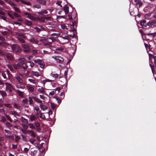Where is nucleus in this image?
<instances>
[{
	"instance_id": "4468645a",
	"label": "nucleus",
	"mask_w": 156,
	"mask_h": 156,
	"mask_svg": "<svg viewBox=\"0 0 156 156\" xmlns=\"http://www.w3.org/2000/svg\"><path fill=\"white\" fill-rule=\"evenodd\" d=\"M24 14L25 15H27V17L30 19L32 20H33V19L34 18V16L31 15L30 14L27 13V12H25Z\"/></svg>"
},
{
	"instance_id": "7ed1b4c3",
	"label": "nucleus",
	"mask_w": 156,
	"mask_h": 156,
	"mask_svg": "<svg viewBox=\"0 0 156 156\" xmlns=\"http://www.w3.org/2000/svg\"><path fill=\"white\" fill-rule=\"evenodd\" d=\"M6 90L7 91H9L10 92L12 91V89H13V87L12 84L10 83H5Z\"/></svg>"
},
{
	"instance_id": "bf43d9fd",
	"label": "nucleus",
	"mask_w": 156,
	"mask_h": 156,
	"mask_svg": "<svg viewBox=\"0 0 156 156\" xmlns=\"http://www.w3.org/2000/svg\"><path fill=\"white\" fill-rule=\"evenodd\" d=\"M30 148V147H29L28 148H24V150H23V152H28V151H29V148Z\"/></svg>"
},
{
	"instance_id": "0e129e2a",
	"label": "nucleus",
	"mask_w": 156,
	"mask_h": 156,
	"mask_svg": "<svg viewBox=\"0 0 156 156\" xmlns=\"http://www.w3.org/2000/svg\"><path fill=\"white\" fill-rule=\"evenodd\" d=\"M6 117L10 122H12L11 118L9 117V116L8 115H6Z\"/></svg>"
},
{
	"instance_id": "603ef678",
	"label": "nucleus",
	"mask_w": 156,
	"mask_h": 156,
	"mask_svg": "<svg viewBox=\"0 0 156 156\" xmlns=\"http://www.w3.org/2000/svg\"><path fill=\"white\" fill-rule=\"evenodd\" d=\"M146 23V22L145 20H142L140 22V25L141 26H143Z\"/></svg>"
},
{
	"instance_id": "a19ab883",
	"label": "nucleus",
	"mask_w": 156,
	"mask_h": 156,
	"mask_svg": "<svg viewBox=\"0 0 156 156\" xmlns=\"http://www.w3.org/2000/svg\"><path fill=\"white\" fill-rule=\"evenodd\" d=\"M27 62H28V63H30V66L31 67V68H32L33 67L34 65V62H30V61H28Z\"/></svg>"
},
{
	"instance_id": "f03ea898",
	"label": "nucleus",
	"mask_w": 156,
	"mask_h": 156,
	"mask_svg": "<svg viewBox=\"0 0 156 156\" xmlns=\"http://www.w3.org/2000/svg\"><path fill=\"white\" fill-rule=\"evenodd\" d=\"M11 47L12 50L15 52H19L20 50L19 47L16 45H12Z\"/></svg>"
},
{
	"instance_id": "338daca9",
	"label": "nucleus",
	"mask_w": 156,
	"mask_h": 156,
	"mask_svg": "<svg viewBox=\"0 0 156 156\" xmlns=\"http://www.w3.org/2000/svg\"><path fill=\"white\" fill-rule=\"evenodd\" d=\"M2 33L3 35H7L8 32L6 31H3L2 32Z\"/></svg>"
},
{
	"instance_id": "8fccbe9b",
	"label": "nucleus",
	"mask_w": 156,
	"mask_h": 156,
	"mask_svg": "<svg viewBox=\"0 0 156 156\" xmlns=\"http://www.w3.org/2000/svg\"><path fill=\"white\" fill-rule=\"evenodd\" d=\"M8 68L10 69V70L12 71H13V69L12 66L10 65H8L7 66Z\"/></svg>"
},
{
	"instance_id": "1a4fd4ad",
	"label": "nucleus",
	"mask_w": 156,
	"mask_h": 156,
	"mask_svg": "<svg viewBox=\"0 0 156 156\" xmlns=\"http://www.w3.org/2000/svg\"><path fill=\"white\" fill-rule=\"evenodd\" d=\"M27 87L28 90L30 92H33L34 90V88L33 87L30 85H28L27 86Z\"/></svg>"
},
{
	"instance_id": "f704fd0d",
	"label": "nucleus",
	"mask_w": 156,
	"mask_h": 156,
	"mask_svg": "<svg viewBox=\"0 0 156 156\" xmlns=\"http://www.w3.org/2000/svg\"><path fill=\"white\" fill-rule=\"evenodd\" d=\"M24 69H26L27 68V66L26 63L23 65L21 66Z\"/></svg>"
},
{
	"instance_id": "f3484780",
	"label": "nucleus",
	"mask_w": 156,
	"mask_h": 156,
	"mask_svg": "<svg viewBox=\"0 0 156 156\" xmlns=\"http://www.w3.org/2000/svg\"><path fill=\"white\" fill-rule=\"evenodd\" d=\"M61 27L62 29L66 30H68L69 27L68 24L66 25L64 24H62L61 25Z\"/></svg>"
},
{
	"instance_id": "c85d7f7f",
	"label": "nucleus",
	"mask_w": 156,
	"mask_h": 156,
	"mask_svg": "<svg viewBox=\"0 0 156 156\" xmlns=\"http://www.w3.org/2000/svg\"><path fill=\"white\" fill-rule=\"evenodd\" d=\"M34 62L35 63H37V64H40L41 63V62H42V61L39 59H37L34 60Z\"/></svg>"
},
{
	"instance_id": "09e8293b",
	"label": "nucleus",
	"mask_w": 156,
	"mask_h": 156,
	"mask_svg": "<svg viewBox=\"0 0 156 156\" xmlns=\"http://www.w3.org/2000/svg\"><path fill=\"white\" fill-rule=\"evenodd\" d=\"M14 10L17 12H18L20 13V12L19 9L18 8L16 7H14Z\"/></svg>"
},
{
	"instance_id": "864d4df0",
	"label": "nucleus",
	"mask_w": 156,
	"mask_h": 156,
	"mask_svg": "<svg viewBox=\"0 0 156 156\" xmlns=\"http://www.w3.org/2000/svg\"><path fill=\"white\" fill-rule=\"evenodd\" d=\"M29 126L30 128L32 129H33L35 128L34 126V125L33 124H32L31 123L29 124Z\"/></svg>"
},
{
	"instance_id": "bb28decb",
	"label": "nucleus",
	"mask_w": 156,
	"mask_h": 156,
	"mask_svg": "<svg viewBox=\"0 0 156 156\" xmlns=\"http://www.w3.org/2000/svg\"><path fill=\"white\" fill-rule=\"evenodd\" d=\"M51 75L55 78H56L58 76V74L54 73L53 72L51 73Z\"/></svg>"
},
{
	"instance_id": "37998d69",
	"label": "nucleus",
	"mask_w": 156,
	"mask_h": 156,
	"mask_svg": "<svg viewBox=\"0 0 156 156\" xmlns=\"http://www.w3.org/2000/svg\"><path fill=\"white\" fill-rule=\"evenodd\" d=\"M29 103L30 104H32L33 103V98H32L31 97H29Z\"/></svg>"
},
{
	"instance_id": "7c9ffc66",
	"label": "nucleus",
	"mask_w": 156,
	"mask_h": 156,
	"mask_svg": "<svg viewBox=\"0 0 156 156\" xmlns=\"http://www.w3.org/2000/svg\"><path fill=\"white\" fill-rule=\"evenodd\" d=\"M20 1H21L23 4H25L27 5H30V2H26L22 0H20Z\"/></svg>"
},
{
	"instance_id": "f257e3e1",
	"label": "nucleus",
	"mask_w": 156,
	"mask_h": 156,
	"mask_svg": "<svg viewBox=\"0 0 156 156\" xmlns=\"http://www.w3.org/2000/svg\"><path fill=\"white\" fill-rule=\"evenodd\" d=\"M23 77V76L20 74H19L16 75L15 76L16 79L17 80L18 82L20 83H23V80L22 78Z\"/></svg>"
},
{
	"instance_id": "5fc2aeb1",
	"label": "nucleus",
	"mask_w": 156,
	"mask_h": 156,
	"mask_svg": "<svg viewBox=\"0 0 156 156\" xmlns=\"http://www.w3.org/2000/svg\"><path fill=\"white\" fill-rule=\"evenodd\" d=\"M13 15L16 17H20V16L17 13L14 12L13 14Z\"/></svg>"
},
{
	"instance_id": "774afa93",
	"label": "nucleus",
	"mask_w": 156,
	"mask_h": 156,
	"mask_svg": "<svg viewBox=\"0 0 156 156\" xmlns=\"http://www.w3.org/2000/svg\"><path fill=\"white\" fill-rule=\"evenodd\" d=\"M55 94V91H52L49 93V95L51 96H53Z\"/></svg>"
},
{
	"instance_id": "3c124183",
	"label": "nucleus",
	"mask_w": 156,
	"mask_h": 156,
	"mask_svg": "<svg viewBox=\"0 0 156 156\" xmlns=\"http://www.w3.org/2000/svg\"><path fill=\"white\" fill-rule=\"evenodd\" d=\"M8 14L9 16L11 18L13 19L14 18V17L13 16L10 12H9L8 13Z\"/></svg>"
},
{
	"instance_id": "412c9836",
	"label": "nucleus",
	"mask_w": 156,
	"mask_h": 156,
	"mask_svg": "<svg viewBox=\"0 0 156 156\" xmlns=\"http://www.w3.org/2000/svg\"><path fill=\"white\" fill-rule=\"evenodd\" d=\"M64 10L66 14H67L69 12V7L67 6H65L64 8Z\"/></svg>"
},
{
	"instance_id": "2f4dec72",
	"label": "nucleus",
	"mask_w": 156,
	"mask_h": 156,
	"mask_svg": "<svg viewBox=\"0 0 156 156\" xmlns=\"http://www.w3.org/2000/svg\"><path fill=\"white\" fill-rule=\"evenodd\" d=\"M36 119V117L34 115H31L30 116V119L32 121H33L35 120Z\"/></svg>"
},
{
	"instance_id": "dca6fc26",
	"label": "nucleus",
	"mask_w": 156,
	"mask_h": 156,
	"mask_svg": "<svg viewBox=\"0 0 156 156\" xmlns=\"http://www.w3.org/2000/svg\"><path fill=\"white\" fill-rule=\"evenodd\" d=\"M6 57L7 59L10 60H12L13 59V57L12 55L10 54H6Z\"/></svg>"
},
{
	"instance_id": "cd10ccee",
	"label": "nucleus",
	"mask_w": 156,
	"mask_h": 156,
	"mask_svg": "<svg viewBox=\"0 0 156 156\" xmlns=\"http://www.w3.org/2000/svg\"><path fill=\"white\" fill-rule=\"evenodd\" d=\"M0 93L2 97H4L7 95L6 92L4 91L0 90Z\"/></svg>"
},
{
	"instance_id": "a211bd4d",
	"label": "nucleus",
	"mask_w": 156,
	"mask_h": 156,
	"mask_svg": "<svg viewBox=\"0 0 156 156\" xmlns=\"http://www.w3.org/2000/svg\"><path fill=\"white\" fill-rule=\"evenodd\" d=\"M48 12L46 11H41L38 12V14L39 15V16L42 17V15L44 14H47Z\"/></svg>"
},
{
	"instance_id": "4be33fe9",
	"label": "nucleus",
	"mask_w": 156,
	"mask_h": 156,
	"mask_svg": "<svg viewBox=\"0 0 156 156\" xmlns=\"http://www.w3.org/2000/svg\"><path fill=\"white\" fill-rule=\"evenodd\" d=\"M40 107L41 108V109L42 110H44L45 109H47V108L46 106L45 105H44L42 104H40L39 105Z\"/></svg>"
},
{
	"instance_id": "5701e85b",
	"label": "nucleus",
	"mask_w": 156,
	"mask_h": 156,
	"mask_svg": "<svg viewBox=\"0 0 156 156\" xmlns=\"http://www.w3.org/2000/svg\"><path fill=\"white\" fill-rule=\"evenodd\" d=\"M33 99L38 103H42V101L36 97H33Z\"/></svg>"
},
{
	"instance_id": "58836bf2",
	"label": "nucleus",
	"mask_w": 156,
	"mask_h": 156,
	"mask_svg": "<svg viewBox=\"0 0 156 156\" xmlns=\"http://www.w3.org/2000/svg\"><path fill=\"white\" fill-rule=\"evenodd\" d=\"M148 36H152L153 37L156 36V32L153 33H149L147 34Z\"/></svg>"
},
{
	"instance_id": "72a5a7b5",
	"label": "nucleus",
	"mask_w": 156,
	"mask_h": 156,
	"mask_svg": "<svg viewBox=\"0 0 156 156\" xmlns=\"http://www.w3.org/2000/svg\"><path fill=\"white\" fill-rule=\"evenodd\" d=\"M151 14H147L145 16V17L146 19H151L150 17Z\"/></svg>"
},
{
	"instance_id": "6e6552de",
	"label": "nucleus",
	"mask_w": 156,
	"mask_h": 156,
	"mask_svg": "<svg viewBox=\"0 0 156 156\" xmlns=\"http://www.w3.org/2000/svg\"><path fill=\"white\" fill-rule=\"evenodd\" d=\"M44 18V17H42L41 18H40L38 17H34L33 20L39 21H40L43 22L45 20Z\"/></svg>"
},
{
	"instance_id": "de8ad7c7",
	"label": "nucleus",
	"mask_w": 156,
	"mask_h": 156,
	"mask_svg": "<svg viewBox=\"0 0 156 156\" xmlns=\"http://www.w3.org/2000/svg\"><path fill=\"white\" fill-rule=\"evenodd\" d=\"M6 125L7 126V127H8L10 128L12 126V125L9 122H6Z\"/></svg>"
},
{
	"instance_id": "6e6d98bb",
	"label": "nucleus",
	"mask_w": 156,
	"mask_h": 156,
	"mask_svg": "<svg viewBox=\"0 0 156 156\" xmlns=\"http://www.w3.org/2000/svg\"><path fill=\"white\" fill-rule=\"evenodd\" d=\"M2 76L4 77V78L5 79H6V76L4 72H2Z\"/></svg>"
},
{
	"instance_id": "2eb2a0df",
	"label": "nucleus",
	"mask_w": 156,
	"mask_h": 156,
	"mask_svg": "<svg viewBox=\"0 0 156 156\" xmlns=\"http://www.w3.org/2000/svg\"><path fill=\"white\" fill-rule=\"evenodd\" d=\"M27 132L29 133V134L31 136L34 137H35L36 136V134L33 131L29 130L27 131Z\"/></svg>"
},
{
	"instance_id": "13d9d810",
	"label": "nucleus",
	"mask_w": 156,
	"mask_h": 156,
	"mask_svg": "<svg viewBox=\"0 0 156 156\" xmlns=\"http://www.w3.org/2000/svg\"><path fill=\"white\" fill-rule=\"evenodd\" d=\"M52 81L51 80H50L48 79H46L45 80H44V82H45V83L46 82H51Z\"/></svg>"
},
{
	"instance_id": "6ab92c4d",
	"label": "nucleus",
	"mask_w": 156,
	"mask_h": 156,
	"mask_svg": "<svg viewBox=\"0 0 156 156\" xmlns=\"http://www.w3.org/2000/svg\"><path fill=\"white\" fill-rule=\"evenodd\" d=\"M10 113L11 114L14 115V116H20V114L15 111H11Z\"/></svg>"
},
{
	"instance_id": "473e14b6",
	"label": "nucleus",
	"mask_w": 156,
	"mask_h": 156,
	"mask_svg": "<svg viewBox=\"0 0 156 156\" xmlns=\"http://www.w3.org/2000/svg\"><path fill=\"white\" fill-rule=\"evenodd\" d=\"M40 117L42 119H45V115L42 113H40Z\"/></svg>"
},
{
	"instance_id": "aec40b11",
	"label": "nucleus",
	"mask_w": 156,
	"mask_h": 156,
	"mask_svg": "<svg viewBox=\"0 0 156 156\" xmlns=\"http://www.w3.org/2000/svg\"><path fill=\"white\" fill-rule=\"evenodd\" d=\"M13 66L15 69H19L21 67V65L20 63H19L17 64H14L13 65Z\"/></svg>"
},
{
	"instance_id": "20e7f679",
	"label": "nucleus",
	"mask_w": 156,
	"mask_h": 156,
	"mask_svg": "<svg viewBox=\"0 0 156 156\" xmlns=\"http://www.w3.org/2000/svg\"><path fill=\"white\" fill-rule=\"evenodd\" d=\"M22 47L23 48L25 49L24 50V51L26 53H29L30 51V48L29 46L27 44H22Z\"/></svg>"
},
{
	"instance_id": "ea45409f",
	"label": "nucleus",
	"mask_w": 156,
	"mask_h": 156,
	"mask_svg": "<svg viewBox=\"0 0 156 156\" xmlns=\"http://www.w3.org/2000/svg\"><path fill=\"white\" fill-rule=\"evenodd\" d=\"M28 80L30 82L32 83H34V84H36V81H35V80H33V79H28Z\"/></svg>"
},
{
	"instance_id": "c9c22d12",
	"label": "nucleus",
	"mask_w": 156,
	"mask_h": 156,
	"mask_svg": "<svg viewBox=\"0 0 156 156\" xmlns=\"http://www.w3.org/2000/svg\"><path fill=\"white\" fill-rule=\"evenodd\" d=\"M13 106L15 108H16L17 109H19L20 108V107L19 105L15 103L14 104Z\"/></svg>"
},
{
	"instance_id": "c03bdc74",
	"label": "nucleus",
	"mask_w": 156,
	"mask_h": 156,
	"mask_svg": "<svg viewBox=\"0 0 156 156\" xmlns=\"http://www.w3.org/2000/svg\"><path fill=\"white\" fill-rule=\"evenodd\" d=\"M18 40L21 43H23L25 42V41L23 39V38L18 37Z\"/></svg>"
},
{
	"instance_id": "e433bc0d",
	"label": "nucleus",
	"mask_w": 156,
	"mask_h": 156,
	"mask_svg": "<svg viewBox=\"0 0 156 156\" xmlns=\"http://www.w3.org/2000/svg\"><path fill=\"white\" fill-rule=\"evenodd\" d=\"M16 87L18 88H21L22 89H24L25 88V86H22L20 85H16Z\"/></svg>"
},
{
	"instance_id": "69168bd1",
	"label": "nucleus",
	"mask_w": 156,
	"mask_h": 156,
	"mask_svg": "<svg viewBox=\"0 0 156 156\" xmlns=\"http://www.w3.org/2000/svg\"><path fill=\"white\" fill-rule=\"evenodd\" d=\"M0 45L5 46H6L7 44L5 42H2L0 43Z\"/></svg>"
},
{
	"instance_id": "4c0bfd02",
	"label": "nucleus",
	"mask_w": 156,
	"mask_h": 156,
	"mask_svg": "<svg viewBox=\"0 0 156 156\" xmlns=\"http://www.w3.org/2000/svg\"><path fill=\"white\" fill-rule=\"evenodd\" d=\"M40 67L43 68H44L45 66V64L42 61L40 64Z\"/></svg>"
},
{
	"instance_id": "ddd939ff",
	"label": "nucleus",
	"mask_w": 156,
	"mask_h": 156,
	"mask_svg": "<svg viewBox=\"0 0 156 156\" xmlns=\"http://www.w3.org/2000/svg\"><path fill=\"white\" fill-rule=\"evenodd\" d=\"M43 44L44 45L47 46L48 47L52 46L51 42V41H45L44 42Z\"/></svg>"
},
{
	"instance_id": "0eeeda50",
	"label": "nucleus",
	"mask_w": 156,
	"mask_h": 156,
	"mask_svg": "<svg viewBox=\"0 0 156 156\" xmlns=\"http://www.w3.org/2000/svg\"><path fill=\"white\" fill-rule=\"evenodd\" d=\"M134 1L136 5L137 6H138L139 7L141 6L143 4V2L141 0H134Z\"/></svg>"
},
{
	"instance_id": "a878e982",
	"label": "nucleus",
	"mask_w": 156,
	"mask_h": 156,
	"mask_svg": "<svg viewBox=\"0 0 156 156\" xmlns=\"http://www.w3.org/2000/svg\"><path fill=\"white\" fill-rule=\"evenodd\" d=\"M38 92L43 94L45 92L44 89L43 87L38 88Z\"/></svg>"
},
{
	"instance_id": "c756f323",
	"label": "nucleus",
	"mask_w": 156,
	"mask_h": 156,
	"mask_svg": "<svg viewBox=\"0 0 156 156\" xmlns=\"http://www.w3.org/2000/svg\"><path fill=\"white\" fill-rule=\"evenodd\" d=\"M37 151H31V156H36L37 153Z\"/></svg>"
},
{
	"instance_id": "9d476101",
	"label": "nucleus",
	"mask_w": 156,
	"mask_h": 156,
	"mask_svg": "<svg viewBox=\"0 0 156 156\" xmlns=\"http://www.w3.org/2000/svg\"><path fill=\"white\" fill-rule=\"evenodd\" d=\"M32 73L33 75L36 77H38L41 75V73H39L38 72L32 71Z\"/></svg>"
},
{
	"instance_id": "b1692460",
	"label": "nucleus",
	"mask_w": 156,
	"mask_h": 156,
	"mask_svg": "<svg viewBox=\"0 0 156 156\" xmlns=\"http://www.w3.org/2000/svg\"><path fill=\"white\" fill-rule=\"evenodd\" d=\"M34 109L36 111V112L37 114V115H38V114L40 112H41L39 108L37 107H36Z\"/></svg>"
},
{
	"instance_id": "39448f33",
	"label": "nucleus",
	"mask_w": 156,
	"mask_h": 156,
	"mask_svg": "<svg viewBox=\"0 0 156 156\" xmlns=\"http://www.w3.org/2000/svg\"><path fill=\"white\" fill-rule=\"evenodd\" d=\"M52 58L55 59L57 62L59 63H62L64 60L63 58L60 56H53Z\"/></svg>"
},
{
	"instance_id": "423d86ee",
	"label": "nucleus",
	"mask_w": 156,
	"mask_h": 156,
	"mask_svg": "<svg viewBox=\"0 0 156 156\" xmlns=\"http://www.w3.org/2000/svg\"><path fill=\"white\" fill-rule=\"evenodd\" d=\"M156 24V21L155 20H152L149 21L147 23V25L151 27H154Z\"/></svg>"
},
{
	"instance_id": "4d7b16f0",
	"label": "nucleus",
	"mask_w": 156,
	"mask_h": 156,
	"mask_svg": "<svg viewBox=\"0 0 156 156\" xmlns=\"http://www.w3.org/2000/svg\"><path fill=\"white\" fill-rule=\"evenodd\" d=\"M18 93L19 96H22L23 95V92L20 91H17Z\"/></svg>"
},
{
	"instance_id": "052dcab7",
	"label": "nucleus",
	"mask_w": 156,
	"mask_h": 156,
	"mask_svg": "<svg viewBox=\"0 0 156 156\" xmlns=\"http://www.w3.org/2000/svg\"><path fill=\"white\" fill-rule=\"evenodd\" d=\"M19 139H20V137L18 136H15V141L16 142H18V140Z\"/></svg>"
},
{
	"instance_id": "a18cd8bd",
	"label": "nucleus",
	"mask_w": 156,
	"mask_h": 156,
	"mask_svg": "<svg viewBox=\"0 0 156 156\" xmlns=\"http://www.w3.org/2000/svg\"><path fill=\"white\" fill-rule=\"evenodd\" d=\"M51 106L52 109H54L55 108L56 105L54 104L51 103Z\"/></svg>"
},
{
	"instance_id": "393cba45",
	"label": "nucleus",
	"mask_w": 156,
	"mask_h": 156,
	"mask_svg": "<svg viewBox=\"0 0 156 156\" xmlns=\"http://www.w3.org/2000/svg\"><path fill=\"white\" fill-rule=\"evenodd\" d=\"M24 23L26 24L28 26H31L32 24V23L31 22L28 20H25Z\"/></svg>"
},
{
	"instance_id": "49530a36",
	"label": "nucleus",
	"mask_w": 156,
	"mask_h": 156,
	"mask_svg": "<svg viewBox=\"0 0 156 156\" xmlns=\"http://www.w3.org/2000/svg\"><path fill=\"white\" fill-rule=\"evenodd\" d=\"M19 37L22 38H26V37L23 34H19L18 35Z\"/></svg>"
},
{
	"instance_id": "79ce46f5",
	"label": "nucleus",
	"mask_w": 156,
	"mask_h": 156,
	"mask_svg": "<svg viewBox=\"0 0 156 156\" xmlns=\"http://www.w3.org/2000/svg\"><path fill=\"white\" fill-rule=\"evenodd\" d=\"M22 121H23V122H24L25 123H28V121L27 120V119L23 118V117H22Z\"/></svg>"
},
{
	"instance_id": "680f3d73",
	"label": "nucleus",
	"mask_w": 156,
	"mask_h": 156,
	"mask_svg": "<svg viewBox=\"0 0 156 156\" xmlns=\"http://www.w3.org/2000/svg\"><path fill=\"white\" fill-rule=\"evenodd\" d=\"M35 140L33 139H31L30 140V142L32 144H33L34 142L35 141Z\"/></svg>"
},
{
	"instance_id": "9b49d317",
	"label": "nucleus",
	"mask_w": 156,
	"mask_h": 156,
	"mask_svg": "<svg viewBox=\"0 0 156 156\" xmlns=\"http://www.w3.org/2000/svg\"><path fill=\"white\" fill-rule=\"evenodd\" d=\"M25 59L24 58H22L19 59V63L21 65V66L23 65L25 63Z\"/></svg>"
},
{
	"instance_id": "e2e57ef3",
	"label": "nucleus",
	"mask_w": 156,
	"mask_h": 156,
	"mask_svg": "<svg viewBox=\"0 0 156 156\" xmlns=\"http://www.w3.org/2000/svg\"><path fill=\"white\" fill-rule=\"evenodd\" d=\"M8 3L10 5H13V6L15 5V4L11 1H9Z\"/></svg>"
},
{
	"instance_id": "f8f14e48",
	"label": "nucleus",
	"mask_w": 156,
	"mask_h": 156,
	"mask_svg": "<svg viewBox=\"0 0 156 156\" xmlns=\"http://www.w3.org/2000/svg\"><path fill=\"white\" fill-rule=\"evenodd\" d=\"M30 42L35 44H38L39 42L38 41L34 38H32L30 40Z\"/></svg>"
}]
</instances>
